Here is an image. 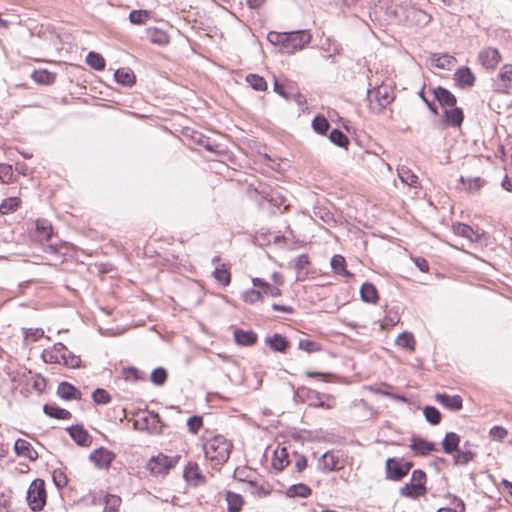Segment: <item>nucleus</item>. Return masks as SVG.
Masks as SVG:
<instances>
[{"label": "nucleus", "instance_id": "obj_1", "mask_svg": "<svg viewBox=\"0 0 512 512\" xmlns=\"http://www.w3.org/2000/svg\"><path fill=\"white\" fill-rule=\"evenodd\" d=\"M267 40L272 45L279 46L282 53L292 54L308 45L311 41V35L306 30L294 32L271 31L267 35Z\"/></svg>", "mask_w": 512, "mask_h": 512}, {"label": "nucleus", "instance_id": "obj_2", "mask_svg": "<svg viewBox=\"0 0 512 512\" xmlns=\"http://www.w3.org/2000/svg\"><path fill=\"white\" fill-rule=\"evenodd\" d=\"M232 443L222 435H216L203 444L204 454L207 460L215 465L225 463L230 456Z\"/></svg>", "mask_w": 512, "mask_h": 512}, {"label": "nucleus", "instance_id": "obj_3", "mask_svg": "<svg viewBox=\"0 0 512 512\" xmlns=\"http://www.w3.org/2000/svg\"><path fill=\"white\" fill-rule=\"evenodd\" d=\"M393 14L410 24L416 26H425L430 23L432 17L430 14L426 13L424 10L416 8L406 1L401 2L398 7L393 11Z\"/></svg>", "mask_w": 512, "mask_h": 512}, {"label": "nucleus", "instance_id": "obj_4", "mask_svg": "<svg viewBox=\"0 0 512 512\" xmlns=\"http://www.w3.org/2000/svg\"><path fill=\"white\" fill-rule=\"evenodd\" d=\"M27 503L33 511H40L46 503L45 483L41 479H35L27 491Z\"/></svg>", "mask_w": 512, "mask_h": 512}, {"label": "nucleus", "instance_id": "obj_5", "mask_svg": "<svg viewBox=\"0 0 512 512\" xmlns=\"http://www.w3.org/2000/svg\"><path fill=\"white\" fill-rule=\"evenodd\" d=\"M180 456H167L162 453L152 457L146 465L147 470L153 475H161L167 473L179 461Z\"/></svg>", "mask_w": 512, "mask_h": 512}, {"label": "nucleus", "instance_id": "obj_6", "mask_svg": "<svg viewBox=\"0 0 512 512\" xmlns=\"http://www.w3.org/2000/svg\"><path fill=\"white\" fill-rule=\"evenodd\" d=\"M411 467L412 463L404 459L388 458L385 465L386 478L392 481H400L408 474Z\"/></svg>", "mask_w": 512, "mask_h": 512}, {"label": "nucleus", "instance_id": "obj_7", "mask_svg": "<svg viewBox=\"0 0 512 512\" xmlns=\"http://www.w3.org/2000/svg\"><path fill=\"white\" fill-rule=\"evenodd\" d=\"M134 426L138 430L149 433H159L162 430L161 420L158 414L151 411H144L137 415Z\"/></svg>", "mask_w": 512, "mask_h": 512}, {"label": "nucleus", "instance_id": "obj_8", "mask_svg": "<svg viewBox=\"0 0 512 512\" xmlns=\"http://www.w3.org/2000/svg\"><path fill=\"white\" fill-rule=\"evenodd\" d=\"M367 99L371 108L381 110L393 100V96L387 86L381 85L374 90H368Z\"/></svg>", "mask_w": 512, "mask_h": 512}, {"label": "nucleus", "instance_id": "obj_9", "mask_svg": "<svg viewBox=\"0 0 512 512\" xmlns=\"http://www.w3.org/2000/svg\"><path fill=\"white\" fill-rule=\"evenodd\" d=\"M455 235L465 238L470 243H482L485 238L484 232L474 230L464 223H456L452 226Z\"/></svg>", "mask_w": 512, "mask_h": 512}, {"label": "nucleus", "instance_id": "obj_10", "mask_svg": "<svg viewBox=\"0 0 512 512\" xmlns=\"http://www.w3.org/2000/svg\"><path fill=\"white\" fill-rule=\"evenodd\" d=\"M512 87V65L505 64L496 79L494 80V88L498 92L508 93Z\"/></svg>", "mask_w": 512, "mask_h": 512}, {"label": "nucleus", "instance_id": "obj_11", "mask_svg": "<svg viewBox=\"0 0 512 512\" xmlns=\"http://www.w3.org/2000/svg\"><path fill=\"white\" fill-rule=\"evenodd\" d=\"M478 61L486 69H495L501 61L498 49L493 47L483 48L478 54Z\"/></svg>", "mask_w": 512, "mask_h": 512}, {"label": "nucleus", "instance_id": "obj_12", "mask_svg": "<svg viewBox=\"0 0 512 512\" xmlns=\"http://www.w3.org/2000/svg\"><path fill=\"white\" fill-rule=\"evenodd\" d=\"M114 458V453L105 448H99L90 454V460L101 469L109 467Z\"/></svg>", "mask_w": 512, "mask_h": 512}, {"label": "nucleus", "instance_id": "obj_13", "mask_svg": "<svg viewBox=\"0 0 512 512\" xmlns=\"http://www.w3.org/2000/svg\"><path fill=\"white\" fill-rule=\"evenodd\" d=\"M53 228L46 219L36 221L34 239L40 243L48 242L52 238Z\"/></svg>", "mask_w": 512, "mask_h": 512}, {"label": "nucleus", "instance_id": "obj_14", "mask_svg": "<svg viewBox=\"0 0 512 512\" xmlns=\"http://www.w3.org/2000/svg\"><path fill=\"white\" fill-rule=\"evenodd\" d=\"M67 353V347L62 343H57L50 350H44L42 357L47 363L63 364L64 355Z\"/></svg>", "mask_w": 512, "mask_h": 512}, {"label": "nucleus", "instance_id": "obj_15", "mask_svg": "<svg viewBox=\"0 0 512 512\" xmlns=\"http://www.w3.org/2000/svg\"><path fill=\"white\" fill-rule=\"evenodd\" d=\"M410 448L415 455L419 456H426L436 450L434 443L418 437L412 438Z\"/></svg>", "mask_w": 512, "mask_h": 512}, {"label": "nucleus", "instance_id": "obj_16", "mask_svg": "<svg viewBox=\"0 0 512 512\" xmlns=\"http://www.w3.org/2000/svg\"><path fill=\"white\" fill-rule=\"evenodd\" d=\"M14 451L18 456L28 458L31 461H34L38 458V453L32 447V445L24 440L18 439L14 444Z\"/></svg>", "mask_w": 512, "mask_h": 512}, {"label": "nucleus", "instance_id": "obj_17", "mask_svg": "<svg viewBox=\"0 0 512 512\" xmlns=\"http://www.w3.org/2000/svg\"><path fill=\"white\" fill-rule=\"evenodd\" d=\"M234 340L241 346H252L257 341V334L252 330L235 329Z\"/></svg>", "mask_w": 512, "mask_h": 512}, {"label": "nucleus", "instance_id": "obj_18", "mask_svg": "<svg viewBox=\"0 0 512 512\" xmlns=\"http://www.w3.org/2000/svg\"><path fill=\"white\" fill-rule=\"evenodd\" d=\"M430 63L439 69L451 70L456 63V58L449 54H433L430 57Z\"/></svg>", "mask_w": 512, "mask_h": 512}, {"label": "nucleus", "instance_id": "obj_19", "mask_svg": "<svg viewBox=\"0 0 512 512\" xmlns=\"http://www.w3.org/2000/svg\"><path fill=\"white\" fill-rule=\"evenodd\" d=\"M434 98L445 108L454 107L456 104L455 96L445 88L437 87L433 90Z\"/></svg>", "mask_w": 512, "mask_h": 512}, {"label": "nucleus", "instance_id": "obj_20", "mask_svg": "<svg viewBox=\"0 0 512 512\" xmlns=\"http://www.w3.org/2000/svg\"><path fill=\"white\" fill-rule=\"evenodd\" d=\"M252 283L255 288H259V290L262 292V297H279L282 295L279 287L275 285L273 286L260 278H253Z\"/></svg>", "mask_w": 512, "mask_h": 512}, {"label": "nucleus", "instance_id": "obj_21", "mask_svg": "<svg viewBox=\"0 0 512 512\" xmlns=\"http://www.w3.org/2000/svg\"><path fill=\"white\" fill-rule=\"evenodd\" d=\"M459 182L463 185L461 189L468 193L478 192L486 183L481 177L465 178L463 176L459 178Z\"/></svg>", "mask_w": 512, "mask_h": 512}, {"label": "nucleus", "instance_id": "obj_22", "mask_svg": "<svg viewBox=\"0 0 512 512\" xmlns=\"http://www.w3.org/2000/svg\"><path fill=\"white\" fill-rule=\"evenodd\" d=\"M445 122L452 127H460L463 122L464 115L460 108L450 107L444 110Z\"/></svg>", "mask_w": 512, "mask_h": 512}, {"label": "nucleus", "instance_id": "obj_23", "mask_svg": "<svg viewBox=\"0 0 512 512\" xmlns=\"http://www.w3.org/2000/svg\"><path fill=\"white\" fill-rule=\"evenodd\" d=\"M436 400L446 408L458 411L462 408V398L459 395L437 394Z\"/></svg>", "mask_w": 512, "mask_h": 512}, {"label": "nucleus", "instance_id": "obj_24", "mask_svg": "<svg viewBox=\"0 0 512 512\" xmlns=\"http://www.w3.org/2000/svg\"><path fill=\"white\" fill-rule=\"evenodd\" d=\"M290 463L289 461V454L285 447H278L274 451L273 459H272V466L281 471L286 466H288Z\"/></svg>", "mask_w": 512, "mask_h": 512}, {"label": "nucleus", "instance_id": "obj_25", "mask_svg": "<svg viewBox=\"0 0 512 512\" xmlns=\"http://www.w3.org/2000/svg\"><path fill=\"white\" fill-rule=\"evenodd\" d=\"M146 33L148 39L153 44L165 46L170 41L168 34L165 31L158 29L156 27L148 28L146 30Z\"/></svg>", "mask_w": 512, "mask_h": 512}, {"label": "nucleus", "instance_id": "obj_26", "mask_svg": "<svg viewBox=\"0 0 512 512\" xmlns=\"http://www.w3.org/2000/svg\"><path fill=\"white\" fill-rule=\"evenodd\" d=\"M455 81L461 87H470L474 84L475 77L468 67H462L456 71Z\"/></svg>", "mask_w": 512, "mask_h": 512}, {"label": "nucleus", "instance_id": "obj_27", "mask_svg": "<svg viewBox=\"0 0 512 512\" xmlns=\"http://www.w3.org/2000/svg\"><path fill=\"white\" fill-rule=\"evenodd\" d=\"M185 479L194 484L198 485L204 482V477L200 473V468L196 463H189L184 470Z\"/></svg>", "mask_w": 512, "mask_h": 512}, {"label": "nucleus", "instance_id": "obj_28", "mask_svg": "<svg viewBox=\"0 0 512 512\" xmlns=\"http://www.w3.org/2000/svg\"><path fill=\"white\" fill-rule=\"evenodd\" d=\"M114 78L117 83L123 86H132L135 83L136 77L130 68H120L116 70Z\"/></svg>", "mask_w": 512, "mask_h": 512}, {"label": "nucleus", "instance_id": "obj_29", "mask_svg": "<svg viewBox=\"0 0 512 512\" xmlns=\"http://www.w3.org/2000/svg\"><path fill=\"white\" fill-rule=\"evenodd\" d=\"M338 458L331 452L324 453L319 459L318 466L321 470L330 472L338 469Z\"/></svg>", "mask_w": 512, "mask_h": 512}, {"label": "nucleus", "instance_id": "obj_30", "mask_svg": "<svg viewBox=\"0 0 512 512\" xmlns=\"http://www.w3.org/2000/svg\"><path fill=\"white\" fill-rule=\"evenodd\" d=\"M397 173L402 183L413 188H417L419 186L418 176L415 175L409 168L402 166L397 169Z\"/></svg>", "mask_w": 512, "mask_h": 512}, {"label": "nucleus", "instance_id": "obj_31", "mask_svg": "<svg viewBox=\"0 0 512 512\" xmlns=\"http://www.w3.org/2000/svg\"><path fill=\"white\" fill-rule=\"evenodd\" d=\"M71 438L79 445L87 446L90 443L89 434L81 426H72L68 429Z\"/></svg>", "mask_w": 512, "mask_h": 512}, {"label": "nucleus", "instance_id": "obj_32", "mask_svg": "<svg viewBox=\"0 0 512 512\" xmlns=\"http://www.w3.org/2000/svg\"><path fill=\"white\" fill-rule=\"evenodd\" d=\"M57 394L65 400L77 399L80 397V392L73 385L67 382L59 384Z\"/></svg>", "mask_w": 512, "mask_h": 512}, {"label": "nucleus", "instance_id": "obj_33", "mask_svg": "<svg viewBox=\"0 0 512 512\" xmlns=\"http://www.w3.org/2000/svg\"><path fill=\"white\" fill-rule=\"evenodd\" d=\"M460 437L454 433H447L442 442V447L445 453L452 454L458 450Z\"/></svg>", "mask_w": 512, "mask_h": 512}, {"label": "nucleus", "instance_id": "obj_34", "mask_svg": "<svg viewBox=\"0 0 512 512\" xmlns=\"http://www.w3.org/2000/svg\"><path fill=\"white\" fill-rule=\"evenodd\" d=\"M311 493H312L311 488L303 483L292 485L286 491V495L290 498H294V497L307 498L311 495Z\"/></svg>", "mask_w": 512, "mask_h": 512}, {"label": "nucleus", "instance_id": "obj_35", "mask_svg": "<svg viewBox=\"0 0 512 512\" xmlns=\"http://www.w3.org/2000/svg\"><path fill=\"white\" fill-rule=\"evenodd\" d=\"M360 295L364 302L376 303L378 300V293L374 285L371 283H364L360 289Z\"/></svg>", "mask_w": 512, "mask_h": 512}, {"label": "nucleus", "instance_id": "obj_36", "mask_svg": "<svg viewBox=\"0 0 512 512\" xmlns=\"http://www.w3.org/2000/svg\"><path fill=\"white\" fill-rule=\"evenodd\" d=\"M266 343L271 349L277 352H285L288 346V341L280 334H274L272 337H267Z\"/></svg>", "mask_w": 512, "mask_h": 512}, {"label": "nucleus", "instance_id": "obj_37", "mask_svg": "<svg viewBox=\"0 0 512 512\" xmlns=\"http://www.w3.org/2000/svg\"><path fill=\"white\" fill-rule=\"evenodd\" d=\"M395 343L398 347L403 349H407L409 351H414L415 349V339L412 333L402 332L398 335L395 340Z\"/></svg>", "mask_w": 512, "mask_h": 512}, {"label": "nucleus", "instance_id": "obj_38", "mask_svg": "<svg viewBox=\"0 0 512 512\" xmlns=\"http://www.w3.org/2000/svg\"><path fill=\"white\" fill-rule=\"evenodd\" d=\"M32 79L42 85H49L55 81V74L47 70H36L31 75Z\"/></svg>", "mask_w": 512, "mask_h": 512}, {"label": "nucleus", "instance_id": "obj_39", "mask_svg": "<svg viewBox=\"0 0 512 512\" xmlns=\"http://www.w3.org/2000/svg\"><path fill=\"white\" fill-rule=\"evenodd\" d=\"M226 500L228 504V512H240L243 506L241 495L233 492H227Z\"/></svg>", "mask_w": 512, "mask_h": 512}, {"label": "nucleus", "instance_id": "obj_40", "mask_svg": "<svg viewBox=\"0 0 512 512\" xmlns=\"http://www.w3.org/2000/svg\"><path fill=\"white\" fill-rule=\"evenodd\" d=\"M44 412L46 415L57 419H69L71 417V413L69 411L52 404H46L44 406Z\"/></svg>", "mask_w": 512, "mask_h": 512}, {"label": "nucleus", "instance_id": "obj_41", "mask_svg": "<svg viewBox=\"0 0 512 512\" xmlns=\"http://www.w3.org/2000/svg\"><path fill=\"white\" fill-rule=\"evenodd\" d=\"M309 257L307 254H301L295 259L294 268L298 271L296 280L303 281L307 273L302 271L309 265Z\"/></svg>", "mask_w": 512, "mask_h": 512}, {"label": "nucleus", "instance_id": "obj_42", "mask_svg": "<svg viewBox=\"0 0 512 512\" xmlns=\"http://www.w3.org/2000/svg\"><path fill=\"white\" fill-rule=\"evenodd\" d=\"M121 498L117 495L108 494L104 499V509L102 512H119Z\"/></svg>", "mask_w": 512, "mask_h": 512}, {"label": "nucleus", "instance_id": "obj_43", "mask_svg": "<svg viewBox=\"0 0 512 512\" xmlns=\"http://www.w3.org/2000/svg\"><path fill=\"white\" fill-rule=\"evenodd\" d=\"M419 492L426 493V474L422 470H414L410 481Z\"/></svg>", "mask_w": 512, "mask_h": 512}, {"label": "nucleus", "instance_id": "obj_44", "mask_svg": "<svg viewBox=\"0 0 512 512\" xmlns=\"http://www.w3.org/2000/svg\"><path fill=\"white\" fill-rule=\"evenodd\" d=\"M87 64L95 70L101 71L105 68L104 58L96 52H89L86 57Z\"/></svg>", "mask_w": 512, "mask_h": 512}, {"label": "nucleus", "instance_id": "obj_45", "mask_svg": "<svg viewBox=\"0 0 512 512\" xmlns=\"http://www.w3.org/2000/svg\"><path fill=\"white\" fill-rule=\"evenodd\" d=\"M331 267L337 274L350 276V272L345 269V258L341 255H334L331 259Z\"/></svg>", "mask_w": 512, "mask_h": 512}, {"label": "nucleus", "instance_id": "obj_46", "mask_svg": "<svg viewBox=\"0 0 512 512\" xmlns=\"http://www.w3.org/2000/svg\"><path fill=\"white\" fill-rule=\"evenodd\" d=\"M246 81L256 91H264L267 88V83L264 78L256 74L247 75Z\"/></svg>", "mask_w": 512, "mask_h": 512}, {"label": "nucleus", "instance_id": "obj_47", "mask_svg": "<svg viewBox=\"0 0 512 512\" xmlns=\"http://www.w3.org/2000/svg\"><path fill=\"white\" fill-rule=\"evenodd\" d=\"M312 127L315 132L323 135L328 131L330 124L324 116L318 115L312 120Z\"/></svg>", "mask_w": 512, "mask_h": 512}, {"label": "nucleus", "instance_id": "obj_48", "mask_svg": "<svg viewBox=\"0 0 512 512\" xmlns=\"http://www.w3.org/2000/svg\"><path fill=\"white\" fill-rule=\"evenodd\" d=\"M425 419L432 425H437L441 421L440 412L433 406H426L423 410Z\"/></svg>", "mask_w": 512, "mask_h": 512}, {"label": "nucleus", "instance_id": "obj_49", "mask_svg": "<svg viewBox=\"0 0 512 512\" xmlns=\"http://www.w3.org/2000/svg\"><path fill=\"white\" fill-rule=\"evenodd\" d=\"M213 276L217 282L224 286L230 283V273L228 269L225 267V265L216 267L215 271L213 272Z\"/></svg>", "mask_w": 512, "mask_h": 512}, {"label": "nucleus", "instance_id": "obj_50", "mask_svg": "<svg viewBox=\"0 0 512 512\" xmlns=\"http://www.w3.org/2000/svg\"><path fill=\"white\" fill-rule=\"evenodd\" d=\"M20 205V200L16 197H10L8 199H5L0 204V213L2 214H8L12 211H15Z\"/></svg>", "mask_w": 512, "mask_h": 512}, {"label": "nucleus", "instance_id": "obj_51", "mask_svg": "<svg viewBox=\"0 0 512 512\" xmlns=\"http://www.w3.org/2000/svg\"><path fill=\"white\" fill-rule=\"evenodd\" d=\"M329 139L339 147H346L349 142L347 136L338 129H333L330 132Z\"/></svg>", "mask_w": 512, "mask_h": 512}, {"label": "nucleus", "instance_id": "obj_52", "mask_svg": "<svg viewBox=\"0 0 512 512\" xmlns=\"http://www.w3.org/2000/svg\"><path fill=\"white\" fill-rule=\"evenodd\" d=\"M148 11L146 10H133L129 14V20L132 24H144L148 18Z\"/></svg>", "mask_w": 512, "mask_h": 512}, {"label": "nucleus", "instance_id": "obj_53", "mask_svg": "<svg viewBox=\"0 0 512 512\" xmlns=\"http://www.w3.org/2000/svg\"><path fill=\"white\" fill-rule=\"evenodd\" d=\"M400 494L404 497H408V498H412V499H415V498H418V497L424 495L422 492H419L418 489H416V487L411 482L404 485L400 489Z\"/></svg>", "mask_w": 512, "mask_h": 512}, {"label": "nucleus", "instance_id": "obj_54", "mask_svg": "<svg viewBox=\"0 0 512 512\" xmlns=\"http://www.w3.org/2000/svg\"><path fill=\"white\" fill-rule=\"evenodd\" d=\"M473 459V453L471 451H456L454 456L455 465H466Z\"/></svg>", "mask_w": 512, "mask_h": 512}, {"label": "nucleus", "instance_id": "obj_55", "mask_svg": "<svg viewBox=\"0 0 512 512\" xmlns=\"http://www.w3.org/2000/svg\"><path fill=\"white\" fill-rule=\"evenodd\" d=\"M243 300L247 303L254 304L262 300V292L258 289H250L243 293Z\"/></svg>", "mask_w": 512, "mask_h": 512}, {"label": "nucleus", "instance_id": "obj_56", "mask_svg": "<svg viewBox=\"0 0 512 512\" xmlns=\"http://www.w3.org/2000/svg\"><path fill=\"white\" fill-rule=\"evenodd\" d=\"M507 435V429L502 426H493L489 431V436L494 441H502L507 437Z\"/></svg>", "mask_w": 512, "mask_h": 512}, {"label": "nucleus", "instance_id": "obj_57", "mask_svg": "<svg viewBox=\"0 0 512 512\" xmlns=\"http://www.w3.org/2000/svg\"><path fill=\"white\" fill-rule=\"evenodd\" d=\"M80 363V357L73 354L67 349V353L64 355L63 365L69 368H77L80 366Z\"/></svg>", "mask_w": 512, "mask_h": 512}, {"label": "nucleus", "instance_id": "obj_58", "mask_svg": "<svg viewBox=\"0 0 512 512\" xmlns=\"http://www.w3.org/2000/svg\"><path fill=\"white\" fill-rule=\"evenodd\" d=\"M167 372L165 369L159 367L152 371L151 373V381L155 385H162L166 381Z\"/></svg>", "mask_w": 512, "mask_h": 512}, {"label": "nucleus", "instance_id": "obj_59", "mask_svg": "<svg viewBox=\"0 0 512 512\" xmlns=\"http://www.w3.org/2000/svg\"><path fill=\"white\" fill-rule=\"evenodd\" d=\"M298 347L299 349L306 351L308 353L317 352L321 350L320 344L311 340H300Z\"/></svg>", "mask_w": 512, "mask_h": 512}, {"label": "nucleus", "instance_id": "obj_60", "mask_svg": "<svg viewBox=\"0 0 512 512\" xmlns=\"http://www.w3.org/2000/svg\"><path fill=\"white\" fill-rule=\"evenodd\" d=\"M249 483L253 487L252 493L255 494L256 496L265 497L271 493V487L267 483L261 485H257L256 483L251 481Z\"/></svg>", "mask_w": 512, "mask_h": 512}, {"label": "nucleus", "instance_id": "obj_61", "mask_svg": "<svg viewBox=\"0 0 512 512\" xmlns=\"http://www.w3.org/2000/svg\"><path fill=\"white\" fill-rule=\"evenodd\" d=\"M92 398L94 402H96L97 404H107L111 400V397L108 394V392L105 391L104 389L99 388L93 392Z\"/></svg>", "mask_w": 512, "mask_h": 512}, {"label": "nucleus", "instance_id": "obj_62", "mask_svg": "<svg viewBox=\"0 0 512 512\" xmlns=\"http://www.w3.org/2000/svg\"><path fill=\"white\" fill-rule=\"evenodd\" d=\"M13 179V169L11 165L0 164V180L3 183H10Z\"/></svg>", "mask_w": 512, "mask_h": 512}, {"label": "nucleus", "instance_id": "obj_63", "mask_svg": "<svg viewBox=\"0 0 512 512\" xmlns=\"http://www.w3.org/2000/svg\"><path fill=\"white\" fill-rule=\"evenodd\" d=\"M202 418L201 417H198V416H193V417H190L188 420H187V425H188V428H189V431L193 434H196L198 432V430L201 428L202 426Z\"/></svg>", "mask_w": 512, "mask_h": 512}, {"label": "nucleus", "instance_id": "obj_64", "mask_svg": "<svg viewBox=\"0 0 512 512\" xmlns=\"http://www.w3.org/2000/svg\"><path fill=\"white\" fill-rule=\"evenodd\" d=\"M453 508L452 512H465V504L462 499L454 497L453 498Z\"/></svg>", "mask_w": 512, "mask_h": 512}]
</instances>
